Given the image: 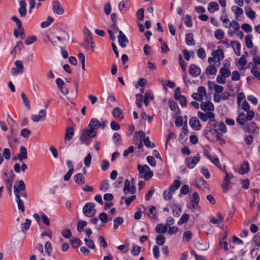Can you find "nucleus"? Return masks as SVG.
<instances>
[{
  "mask_svg": "<svg viewBox=\"0 0 260 260\" xmlns=\"http://www.w3.org/2000/svg\"><path fill=\"white\" fill-rule=\"evenodd\" d=\"M198 117L203 122H207L208 121V124L213 127H216L217 126V122L215 120V116L214 113L212 112H208L203 113L199 111L198 112Z\"/></svg>",
  "mask_w": 260,
  "mask_h": 260,
  "instance_id": "1",
  "label": "nucleus"
},
{
  "mask_svg": "<svg viewBox=\"0 0 260 260\" xmlns=\"http://www.w3.org/2000/svg\"><path fill=\"white\" fill-rule=\"evenodd\" d=\"M139 171V177L140 178L144 179L145 181L149 180L153 176V172L151 171L147 165L138 166Z\"/></svg>",
  "mask_w": 260,
  "mask_h": 260,
  "instance_id": "2",
  "label": "nucleus"
},
{
  "mask_svg": "<svg viewBox=\"0 0 260 260\" xmlns=\"http://www.w3.org/2000/svg\"><path fill=\"white\" fill-rule=\"evenodd\" d=\"M15 175L12 171L9 173L4 172L3 174L2 179L4 180L6 187L9 192L12 191V185L13 183V179Z\"/></svg>",
  "mask_w": 260,
  "mask_h": 260,
  "instance_id": "3",
  "label": "nucleus"
},
{
  "mask_svg": "<svg viewBox=\"0 0 260 260\" xmlns=\"http://www.w3.org/2000/svg\"><path fill=\"white\" fill-rule=\"evenodd\" d=\"M222 172L225 173V176L223 180L221 187L223 192H227L231 188V182L230 180L233 178L234 175L232 173H228L225 170H222Z\"/></svg>",
  "mask_w": 260,
  "mask_h": 260,
  "instance_id": "4",
  "label": "nucleus"
},
{
  "mask_svg": "<svg viewBox=\"0 0 260 260\" xmlns=\"http://www.w3.org/2000/svg\"><path fill=\"white\" fill-rule=\"evenodd\" d=\"M94 207L95 204L94 203H86L83 208V212L84 215L88 217H93L96 212Z\"/></svg>",
  "mask_w": 260,
  "mask_h": 260,
  "instance_id": "5",
  "label": "nucleus"
},
{
  "mask_svg": "<svg viewBox=\"0 0 260 260\" xmlns=\"http://www.w3.org/2000/svg\"><path fill=\"white\" fill-rule=\"evenodd\" d=\"M200 160V156L199 153H197L194 156L187 157L185 159L186 165L189 169H192L196 167Z\"/></svg>",
  "mask_w": 260,
  "mask_h": 260,
  "instance_id": "6",
  "label": "nucleus"
},
{
  "mask_svg": "<svg viewBox=\"0 0 260 260\" xmlns=\"http://www.w3.org/2000/svg\"><path fill=\"white\" fill-rule=\"evenodd\" d=\"M123 192L124 194H134L136 192V187L134 184H131L130 181L126 179L124 181V185L123 188Z\"/></svg>",
  "mask_w": 260,
  "mask_h": 260,
  "instance_id": "7",
  "label": "nucleus"
},
{
  "mask_svg": "<svg viewBox=\"0 0 260 260\" xmlns=\"http://www.w3.org/2000/svg\"><path fill=\"white\" fill-rule=\"evenodd\" d=\"M14 192L16 197V202H17L18 209L21 212H24L25 211L24 205L23 202L20 199V194L19 189L15 185L14 186Z\"/></svg>",
  "mask_w": 260,
  "mask_h": 260,
  "instance_id": "8",
  "label": "nucleus"
},
{
  "mask_svg": "<svg viewBox=\"0 0 260 260\" xmlns=\"http://www.w3.org/2000/svg\"><path fill=\"white\" fill-rule=\"evenodd\" d=\"M15 68L13 67L11 69V72L13 76L22 74L24 72V66L21 60H16L15 62Z\"/></svg>",
  "mask_w": 260,
  "mask_h": 260,
  "instance_id": "9",
  "label": "nucleus"
},
{
  "mask_svg": "<svg viewBox=\"0 0 260 260\" xmlns=\"http://www.w3.org/2000/svg\"><path fill=\"white\" fill-rule=\"evenodd\" d=\"M212 56L216 60V64L219 66L220 64V61L224 58V53L222 50L217 49L213 51L212 53Z\"/></svg>",
  "mask_w": 260,
  "mask_h": 260,
  "instance_id": "10",
  "label": "nucleus"
},
{
  "mask_svg": "<svg viewBox=\"0 0 260 260\" xmlns=\"http://www.w3.org/2000/svg\"><path fill=\"white\" fill-rule=\"evenodd\" d=\"M189 124L190 127L196 131L201 129L202 125L200 120L197 117H192L189 120Z\"/></svg>",
  "mask_w": 260,
  "mask_h": 260,
  "instance_id": "11",
  "label": "nucleus"
},
{
  "mask_svg": "<svg viewBox=\"0 0 260 260\" xmlns=\"http://www.w3.org/2000/svg\"><path fill=\"white\" fill-rule=\"evenodd\" d=\"M83 46L86 50H91L92 51H93L95 47V44L92 41V37H86L85 39V43Z\"/></svg>",
  "mask_w": 260,
  "mask_h": 260,
  "instance_id": "12",
  "label": "nucleus"
},
{
  "mask_svg": "<svg viewBox=\"0 0 260 260\" xmlns=\"http://www.w3.org/2000/svg\"><path fill=\"white\" fill-rule=\"evenodd\" d=\"M200 107L201 110L205 112H212L214 110V106L210 101L202 102L200 105Z\"/></svg>",
  "mask_w": 260,
  "mask_h": 260,
  "instance_id": "13",
  "label": "nucleus"
},
{
  "mask_svg": "<svg viewBox=\"0 0 260 260\" xmlns=\"http://www.w3.org/2000/svg\"><path fill=\"white\" fill-rule=\"evenodd\" d=\"M231 11L235 14L236 20L240 21L241 18L243 15V11L240 7L233 6L231 8Z\"/></svg>",
  "mask_w": 260,
  "mask_h": 260,
  "instance_id": "14",
  "label": "nucleus"
},
{
  "mask_svg": "<svg viewBox=\"0 0 260 260\" xmlns=\"http://www.w3.org/2000/svg\"><path fill=\"white\" fill-rule=\"evenodd\" d=\"M52 11L54 13L57 15H62L64 13V9L57 1L52 2Z\"/></svg>",
  "mask_w": 260,
  "mask_h": 260,
  "instance_id": "15",
  "label": "nucleus"
},
{
  "mask_svg": "<svg viewBox=\"0 0 260 260\" xmlns=\"http://www.w3.org/2000/svg\"><path fill=\"white\" fill-rule=\"evenodd\" d=\"M26 0H19V8L18 12L22 17H24L27 13Z\"/></svg>",
  "mask_w": 260,
  "mask_h": 260,
  "instance_id": "16",
  "label": "nucleus"
},
{
  "mask_svg": "<svg viewBox=\"0 0 260 260\" xmlns=\"http://www.w3.org/2000/svg\"><path fill=\"white\" fill-rule=\"evenodd\" d=\"M74 135V131L73 127H69L65 131L64 141L67 144L72 139Z\"/></svg>",
  "mask_w": 260,
  "mask_h": 260,
  "instance_id": "17",
  "label": "nucleus"
},
{
  "mask_svg": "<svg viewBox=\"0 0 260 260\" xmlns=\"http://www.w3.org/2000/svg\"><path fill=\"white\" fill-rule=\"evenodd\" d=\"M118 39L119 45L122 48H125L126 46V44L128 43V41L126 36L121 30H119V34L118 36Z\"/></svg>",
  "mask_w": 260,
  "mask_h": 260,
  "instance_id": "18",
  "label": "nucleus"
},
{
  "mask_svg": "<svg viewBox=\"0 0 260 260\" xmlns=\"http://www.w3.org/2000/svg\"><path fill=\"white\" fill-rule=\"evenodd\" d=\"M168 104L170 109L173 112L172 114V116L173 117L180 113V110L176 103L170 101Z\"/></svg>",
  "mask_w": 260,
  "mask_h": 260,
  "instance_id": "19",
  "label": "nucleus"
},
{
  "mask_svg": "<svg viewBox=\"0 0 260 260\" xmlns=\"http://www.w3.org/2000/svg\"><path fill=\"white\" fill-rule=\"evenodd\" d=\"M55 82L59 90L61 93H62L64 95H67L68 94V90L67 89L65 90L63 89L65 84L61 78H57L55 80Z\"/></svg>",
  "mask_w": 260,
  "mask_h": 260,
  "instance_id": "20",
  "label": "nucleus"
},
{
  "mask_svg": "<svg viewBox=\"0 0 260 260\" xmlns=\"http://www.w3.org/2000/svg\"><path fill=\"white\" fill-rule=\"evenodd\" d=\"M201 69L196 64H191L190 65L189 72L191 75L196 77L201 74Z\"/></svg>",
  "mask_w": 260,
  "mask_h": 260,
  "instance_id": "21",
  "label": "nucleus"
},
{
  "mask_svg": "<svg viewBox=\"0 0 260 260\" xmlns=\"http://www.w3.org/2000/svg\"><path fill=\"white\" fill-rule=\"evenodd\" d=\"M20 152L18 154V159L20 161H22L23 160L26 159L27 158V152L26 148L24 146H21L20 148Z\"/></svg>",
  "mask_w": 260,
  "mask_h": 260,
  "instance_id": "22",
  "label": "nucleus"
},
{
  "mask_svg": "<svg viewBox=\"0 0 260 260\" xmlns=\"http://www.w3.org/2000/svg\"><path fill=\"white\" fill-rule=\"evenodd\" d=\"M74 180L75 182L79 185H81L85 183V179L82 174L79 173L76 174L74 176Z\"/></svg>",
  "mask_w": 260,
  "mask_h": 260,
  "instance_id": "23",
  "label": "nucleus"
},
{
  "mask_svg": "<svg viewBox=\"0 0 260 260\" xmlns=\"http://www.w3.org/2000/svg\"><path fill=\"white\" fill-rule=\"evenodd\" d=\"M112 114L114 117L118 120H121L123 118L122 111L120 108L115 107L114 108Z\"/></svg>",
  "mask_w": 260,
  "mask_h": 260,
  "instance_id": "24",
  "label": "nucleus"
},
{
  "mask_svg": "<svg viewBox=\"0 0 260 260\" xmlns=\"http://www.w3.org/2000/svg\"><path fill=\"white\" fill-rule=\"evenodd\" d=\"M206 156L211 161L212 163L215 165L219 169H221V166L219 158L216 155H211L210 154H206Z\"/></svg>",
  "mask_w": 260,
  "mask_h": 260,
  "instance_id": "25",
  "label": "nucleus"
},
{
  "mask_svg": "<svg viewBox=\"0 0 260 260\" xmlns=\"http://www.w3.org/2000/svg\"><path fill=\"white\" fill-rule=\"evenodd\" d=\"M231 46L235 54L237 56H240L241 54L240 43L237 41H233L231 43Z\"/></svg>",
  "mask_w": 260,
  "mask_h": 260,
  "instance_id": "26",
  "label": "nucleus"
},
{
  "mask_svg": "<svg viewBox=\"0 0 260 260\" xmlns=\"http://www.w3.org/2000/svg\"><path fill=\"white\" fill-rule=\"evenodd\" d=\"M80 141L83 144L87 145H89L91 143L90 138L85 133V129L82 131V133L80 136Z\"/></svg>",
  "mask_w": 260,
  "mask_h": 260,
  "instance_id": "27",
  "label": "nucleus"
},
{
  "mask_svg": "<svg viewBox=\"0 0 260 260\" xmlns=\"http://www.w3.org/2000/svg\"><path fill=\"white\" fill-rule=\"evenodd\" d=\"M168 227L165 224L159 223L156 225L155 228V231L158 234H164L167 232Z\"/></svg>",
  "mask_w": 260,
  "mask_h": 260,
  "instance_id": "28",
  "label": "nucleus"
},
{
  "mask_svg": "<svg viewBox=\"0 0 260 260\" xmlns=\"http://www.w3.org/2000/svg\"><path fill=\"white\" fill-rule=\"evenodd\" d=\"M147 215L153 219L157 218V213L155 207L154 206H150L149 209L147 212Z\"/></svg>",
  "mask_w": 260,
  "mask_h": 260,
  "instance_id": "29",
  "label": "nucleus"
},
{
  "mask_svg": "<svg viewBox=\"0 0 260 260\" xmlns=\"http://www.w3.org/2000/svg\"><path fill=\"white\" fill-rule=\"evenodd\" d=\"M185 43L188 46L195 45L196 42L193 39V35L192 33H189L185 35Z\"/></svg>",
  "mask_w": 260,
  "mask_h": 260,
  "instance_id": "30",
  "label": "nucleus"
},
{
  "mask_svg": "<svg viewBox=\"0 0 260 260\" xmlns=\"http://www.w3.org/2000/svg\"><path fill=\"white\" fill-rule=\"evenodd\" d=\"M219 9V6L217 3L214 2H210L208 6V10L210 13H213Z\"/></svg>",
  "mask_w": 260,
  "mask_h": 260,
  "instance_id": "31",
  "label": "nucleus"
},
{
  "mask_svg": "<svg viewBox=\"0 0 260 260\" xmlns=\"http://www.w3.org/2000/svg\"><path fill=\"white\" fill-rule=\"evenodd\" d=\"M172 211L174 216L178 217L181 213V207L178 204H174L172 206Z\"/></svg>",
  "mask_w": 260,
  "mask_h": 260,
  "instance_id": "32",
  "label": "nucleus"
},
{
  "mask_svg": "<svg viewBox=\"0 0 260 260\" xmlns=\"http://www.w3.org/2000/svg\"><path fill=\"white\" fill-rule=\"evenodd\" d=\"M245 12L247 16L251 20L255 18V12L250 7H245Z\"/></svg>",
  "mask_w": 260,
  "mask_h": 260,
  "instance_id": "33",
  "label": "nucleus"
},
{
  "mask_svg": "<svg viewBox=\"0 0 260 260\" xmlns=\"http://www.w3.org/2000/svg\"><path fill=\"white\" fill-rule=\"evenodd\" d=\"M88 126L89 128L97 129L100 127V122L97 119L93 118L90 120Z\"/></svg>",
  "mask_w": 260,
  "mask_h": 260,
  "instance_id": "34",
  "label": "nucleus"
},
{
  "mask_svg": "<svg viewBox=\"0 0 260 260\" xmlns=\"http://www.w3.org/2000/svg\"><path fill=\"white\" fill-rule=\"evenodd\" d=\"M217 72L216 68L214 65H209L206 69V73L207 75H215Z\"/></svg>",
  "mask_w": 260,
  "mask_h": 260,
  "instance_id": "35",
  "label": "nucleus"
},
{
  "mask_svg": "<svg viewBox=\"0 0 260 260\" xmlns=\"http://www.w3.org/2000/svg\"><path fill=\"white\" fill-rule=\"evenodd\" d=\"M246 116V115H245L244 113H243V112L240 113L239 115V116H238L237 119V122L241 125L245 124L248 121L247 120Z\"/></svg>",
  "mask_w": 260,
  "mask_h": 260,
  "instance_id": "36",
  "label": "nucleus"
},
{
  "mask_svg": "<svg viewBox=\"0 0 260 260\" xmlns=\"http://www.w3.org/2000/svg\"><path fill=\"white\" fill-rule=\"evenodd\" d=\"M70 241L72 244V246L75 248L79 247L82 244V242L80 239L76 237H72L70 239Z\"/></svg>",
  "mask_w": 260,
  "mask_h": 260,
  "instance_id": "37",
  "label": "nucleus"
},
{
  "mask_svg": "<svg viewBox=\"0 0 260 260\" xmlns=\"http://www.w3.org/2000/svg\"><path fill=\"white\" fill-rule=\"evenodd\" d=\"M219 74L224 77L225 78L230 77L231 72L230 69L225 67H221L219 70Z\"/></svg>",
  "mask_w": 260,
  "mask_h": 260,
  "instance_id": "38",
  "label": "nucleus"
},
{
  "mask_svg": "<svg viewBox=\"0 0 260 260\" xmlns=\"http://www.w3.org/2000/svg\"><path fill=\"white\" fill-rule=\"evenodd\" d=\"M166 238L161 234H158L155 238L156 243L159 246H162L166 242Z\"/></svg>",
  "mask_w": 260,
  "mask_h": 260,
  "instance_id": "39",
  "label": "nucleus"
},
{
  "mask_svg": "<svg viewBox=\"0 0 260 260\" xmlns=\"http://www.w3.org/2000/svg\"><path fill=\"white\" fill-rule=\"evenodd\" d=\"M141 250V247L135 244L132 245V249L131 250L132 254L134 256H138Z\"/></svg>",
  "mask_w": 260,
  "mask_h": 260,
  "instance_id": "40",
  "label": "nucleus"
},
{
  "mask_svg": "<svg viewBox=\"0 0 260 260\" xmlns=\"http://www.w3.org/2000/svg\"><path fill=\"white\" fill-rule=\"evenodd\" d=\"M208 84L209 86H210V84L214 85V87H213L215 91L216 92V93H217L218 94L222 92V91L223 90V87L222 86L215 84L214 82H212L210 81H208Z\"/></svg>",
  "mask_w": 260,
  "mask_h": 260,
  "instance_id": "41",
  "label": "nucleus"
},
{
  "mask_svg": "<svg viewBox=\"0 0 260 260\" xmlns=\"http://www.w3.org/2000/svg\"><path fill=\"white\" fill-rule=\"evenodd\" d=\"M31 224V220L29 219H26L25 222L23 223L20 225V229L21 231L25 232L28 230Z\"/></svg>",
  "mask_w": 260,
  "mask_h": 260,
  "instance_id": "42",
  "label": "nucleus"
},
{
  "mask_svg": "<svg viewBox=\"0 0 260 260\" xmlns=\"http://www.w3.org/2000/svg\"><path fill=\"white\" fill-rule=\"evenodd\" d=\"M211 128L209 129V132L210 134H211L213 136L216 138L217 139H219L221 136V133L219 131L218 128H215V127Z\"/></svg>",
  "mask_w": 260,
  "mask_h": 260,
  "instance_id": "43",
  "label": "nucleus"
},
{
  "mask_svg": "<svg viewBox=\"0 0 260 260\" xmlns=\"http://www.w3.org/2000/svg\"><path fill=\"white\" fill-rule=\"evenodd\" d=\"M124 220L122 217H118L114 219L113 221V226L115 230L118 228L119 226L122 223H123Z\"/></svg>",
  "mask_w": 260,
  "mask_h": 260,
  "instance_id": "44",
  "label": "nucleus"
},
{
  "mask_svg": "<svg viewBox=\"0 0 260 260\" xmlns=\"http://www.w3.org/2000/svg\"><path fill=\"white\" fill-rule=\"evenodd\" d=\"M187 207L192 212H195L199 210V206L198 203L190 202L187 204Z\"/></svg>",
  "mask_w": 260,
  "mask_h": 260,
  "instance_id": "45",
  "label": "nucleus"
},
{
  "mask_svg": "<svg viewBox=\"0 0 260 260\" xmlns=\"http://www.w3.org/2000/svg\"><path fill=\"white\" fill-rule=\"evenodd\" d=\"M109 183L108 180H105L101 183L100 189L104 192L106 191L109 188Z\"/></svg>",
  "mask_w": 260,
  "mask_h": 260,
  "instance_id": "46",
  "label": "nucleus"
},
{
  "mask_svg": "<svg viewBox=\"0 0 260 260\" xmlns=\"http://www.w3.org/2000/svg\"><path fill=\"white\" fill-rule=\"evenodd\" d=\"M23 47V42L21 41L17 42L16 45L12 51V54H16L18 51H20Z\"/></svg>",
  "mask_w": 260,
  "mask_h": 260,
  "instance_id": "47",
  "label": "nucleus"
},
{
  "mask_svg": "<svg viewBox=\"0 0 260 260\" xmlns=\"http://www.w3.org/2000/svg\"><path fill=\"white\" fill-rule=\"evenodd\" d=\"M87 223L84 220H79L77 223V229L79 232H81L84 228L86 226Z\"/></svg>",
  "mask_w": 260,
  "mask_h": 260,
  "instance_id": "48",
  "label": "nucleus"
},
{
  "mask_svg": "<svg viewBox=\"0 0 260 260\" xmlns=\"http://www.w3.org/2000/svg\"><path fill=\"white\" fill-rule=\"evenodd\" d=\"M225 27L226 28L232 27L235 30H238L240 28V25L237 20H233L232 22H230L229 25L225 24Z\"/></svg>",
  "mask_w": 260,
  "mask_h": 260,
  "instance_id": "49",
  "label": "nucleus"
},
{
  "mask_svg": "<svg viewBox=\"0 0 260 260\" xmlns=\"http://www.w3.org/2000/svg\"><path fill=\"white\" fill-rule=\"evenodd\" d=\"M214 37L217 40H221L224 38V32L221 29H218L214 32Z\"/></svg>",
  "mask_w": 260,
  "mask_h": 260,
  "instance_id": "50",
  "label": "nucleus"
},
{
  "mask_svg": "<svg viewBox=\"0 0 260 260\" xmlns=\"http://www.w3.org/2000/svg\"><path fill=\"white\" fill-rule=\"evenodd\" d=\"M184 24L188 27H191L192 26V21L190 15L186 14L185 16Z\"/></svg>",
  "mask_w": 260,
  "mask_h": 260,
  "instance_id": "51",
  "label": "nucleus"
},
{
  "mask_svg": "<svg viewBox=\"0 0 260 260\" xmlns=\"http://www.w3.org/2000/svg\"><path fill=\"white\" fill-rule=\"evenodd\" d=\"M84 241L85 242L86 245L89 248L91 249H94L95 248V245L93 240L91 239H89L87 238H85L84 239Z\"/></svg>",
  "mask_w": 260,
  "mask_h": 260,
  "instance_id": "52",
  "label": "nucleus"
},
{
  "mask_svg": "<svg viewBox=\"0 0 260 260\" xmlns=\"http://www.w3.org/2000/svg\"><path fill=\"white\" fill-rule=\"evenodd\" d=\"M53 21V19L51 17H48L47 21H43L41 23V27L43 28L48 27Z\"/></svg>",
  "mask_w": 260,
  "mask_h": 260,
  "instance_id": "53",
  "label": "nucleus"
},
{
  "mask_svg": "<svg viewBox=\"0 0 260 260\" xmlns=\"http://www.w3.org/2000/svg\"><path fill=\"white\" fill-rule=\"evenodd\" d=\"M189 216L187 214H183L178 221V224L180 225L186 223L189 219Z\"/></svg>",
  "mask_w": 260,
  "mask_h": 260,
  "instance_id": "54",
  "label": "nucleus"
},
{
  "mask_svg": "<svg viewBox=\"0 0 260 260\" xmlns=\"http://www.w3.org/2000/svg\"><path fill=\"white\" fill-rule=\"evenodd\" d=\"M136 105L139 108H141L142 106V102H143V95L140 93H138L136 95Z\"/></svg>",
  "mask_w": 260,
  "mask_h": 260,
  "instance_id": "55",
  "label": "nucleus"
},
{
  "mask_svg": "<svg viewBox=\"0 0 260 260\" xmlns=\"http://www.w3.org/2000/svg\"><path fill=\"white\" fill-rule=\"evenodd\" d=\"M144 10L143 8H140L138 10L136 13V17L140 21H142L144 17Z\"/></svg>",
  "mask_w": 260,
  "mask_h": 260,
  "instance_id": "56",
  "label": "nucleus"
},
{
  "mask_svg": "<svg viewBox=\"0 0 260 260\" xmlns=\"http://www.w3.org/2000/svg\"><path fill=\"white\" fill-rule=\"evenodd\" d=\"M92 156L90 153H88L84 158V164L85 167L87 168H89L91 164Z\"/></svg>",
  "mask_w": 260,
  "mask_h": 260,
  "instance_id": "57",
  "label": "nucleus"
},
{
  "mask_svg": "<svg viewBox=\"0 0 260 260\" xmlns=\"http://www.w3.org/2000/svg\"><path fill=\"white\" fill-rule=\"evenodd\" d=\"M192 238V233L190 231L185 232L183 234V240L186 242L189 241Z\"/></svg>",
  "mask_w": 260,
  "mask_h": 260,
  "instance_id": "58",
  "label": "nucleus"
},
{
  "mask_svg": "<svg viewBox=\"0 0 260 260\" xmlns=\"http://www.w3.org/2000/svg\"><path fill=\"white\" fill-rule=\"evenodd\" d=\"M85 133L90 138H94L96 135L95 129L91 128H89V129L85 130Z\"/></svg>",
  "mask_w": 260,
  "mask_h": 260,
  "instance_id": "59",
  "label": "nucleus"
},
{
  "mask_svg": "<svg viewBox=\"0 0 260 260\" xmlns=\"http://www.w3.org/2000/svg\"><path fill=\"white\" fill-rule=\"evenodd\" d=\"M45 251L50 256L52 250L51 243L50 242H46L44 245Z\"/></svg>",
  "mask_w": 260,
  "mask_h": 260,
  "instance_id": "60",
  "label": "nucleus"
},
{
  "mask_svg": "<svg viewBox=\"0 0 260 260\" xmlns=\"http://www.w3.org/2000/svg\"><path fill=\"white\" fill-rule=\"evenodd\" d=\"M249 165L247 162H244L241 167L240 173L244 174L247 173L249 171Z\"/></svg>",
  "mask_w": 260,
  "mask_h": 260,
  "instance_id": "61",
  "label": "nucleus"
},
{
  "mask_svg": "<svg viewBox=\"0 0 260 260\" xmlns=\"http://www.w3.org/2000/svg\"><path fill=\"white\" fill-rule=\"evenodd\" d=\"M220 20L222 23H225L226 25L227 23L230 21L224 9L222 11V15L220 17Z\"/></svg>",
  "mask_w": 260,
  "mask_h": 260,
  "instance_id": "62",
  "label": "nucleus"
},
{
  "mask_svg": "<svg viewBox=\"0 0 260 260\" xmlns=\"http://www.w3.org/2000/svg\"><path fill=\"white\" fill-rule=\"evenodd\" d=\"M189 192V187L187 184L182 185L180 190V194L186 195Z\"/></svg>",
  "mask_w": 260,
  "mask_h": 260,
  "instance_id": "63",
  "label": "nucleus"
},
{
  "mask_svg": "<svg viewBox=\"0 0 260 260\" xmlns=\"http://www.w3.org/2000/svg\"><path fill=\"white\" fill-rule=\"evenodd\" d=\"M197 55L202 59L205 58L206 54L205 49L203 48H200L198 50Z\"/></svg>",
  "mask_w": 260,
  "mask_h": 260,
  "instance_id": "64",
  "label": "nucleus"
}]
</instances>
